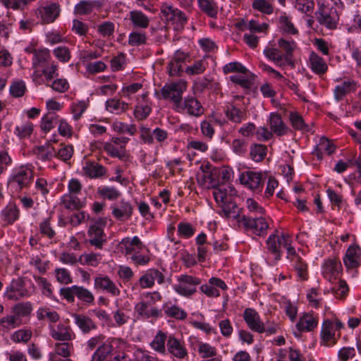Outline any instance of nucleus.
<instances>
[{
  "instance_id": "obj_21",
  "label": "nucleus",
  "mask_w": 361,
  "mask_h": 361,
  "mask_svg": "<svg viewBox=\"0 0 361 361\" xmlns=\"http://www.w3.org/2000/svg\"><path fill=\"white\" fill-rule=\"evenodd\" d=\"M357 87V82L354 80L348 79L341 81L334 90V99L337 102H340L343 100L346 95L355 92Z\"/></svg>"
},
{
  "instance_id": "obj_22",
  "label": "nucleus",
  "mask_w": 361,
  "mask_h": 361,
  "mask_svg": "<svg viewBox=\"0 0 361 361\" xmlns=\"http://www.w3.org/2000/svg\"><path fill=\"white\" fill-rule=\"evenodd\" d=\"M243 317L250 330L257 333L263 331V322L261 321L259 314L255 309L246 308L243 312Z\"/></svg>"
},
{
  "instance_id": "obj_15",
  "label": "nucleus",
  "mask_w": 361,
  "mask_h": 361,
  "mask_svg": "<svg viewBox=\"0 0 361 361\" xmlns=\"http://www.w3.org/2000/svg\"><path fill=\"white\" fill-rule=\"evenodd\" d=\"M322 274L329 282H333L338 278L342 269V265L336 257L326 259L322 265Z\"/></svg>"
},
{
  "instance_id": "obj_24",
  "label": "nucleus",
  "mask_w": 361,
  "mask_h": 361,
  "mask_svg": "<svg viewBox=\"0 0 361 361\" xmlns=\"http://www.w3.org/2000/svg\"><path fill=\"white\" fill-rule=\"evenodd\" d=\"M112 209V215L117 220L123 221L129 219L133 212V208L131 204L123 200L119 202L118 204H114L111 207Z\"/></svg>"
},
{
  "instance_id": "obj_48",
  "label": "nucleus",
  "mask_w": 361,
  "mask_h": 361,
  "mask_svg": "<svg viewBox=\"0 0 361 361\" xmlns=\"http://www.w3.org/2000/svg\"><path fill=\"white\" fill-rule=\"evenodd\" d=\"M198 353L202 358H209L217 355V350L214 346L207 343L197 342Z\"/></svg>"
},
{
  "instance_id": "obj_46",
  "label": "nucleus",
  "mask_w": 361,
  "mask_h": 361,
  "mask_svg": "<svg viewBox=\"0 0 361 361\" xmlns=\"http://www.w3.org/2000/svg\"><path fill=\"white\" fill-rule=\"evenodd\" d=\"M32 332L30 329H21L11 335V340L16 343H27L32 338Z\"/></svg>"
},
{
  "instance_id": "obj_3",
  "label": "nucleus",
  "mask_w": 361,
  "mask_h": 361,
  "mask_svg": "<svg viewBox=\"0 0 361 361\" xmlns=\"http://www.w3.org/2000/svg\"><path fill=\"white\" fill-rule=\"evenodd\" d=\"M267 249L269 252L274 255L275 261L281 259V247H283L288 251L290 245V237L288 234L282 233L281 235L271 234L267 240Z\"/></svg>"
},
{
  "instance_id": "obj_25",
  "label": "nucleus",
  "mask_w": 361,
  "mask_h": 361,
  "mask_svg": "<svg viewBox=\"0 0 361 361\" xmlns=\"http://www.w3.org/2000/svg\"><path fill=\"white\" fill-rule=\"evenodd\" d=\"M19 208L14 203H9L1 212L0 217L4 226L13 224L20 218Z\"/></svg>"
},
{
  "instance_id": "obj_30",
  "label": "nucleus",
  "mask_w": 361,
  "mask_h": 361,
  "mask_svg": "<svg viewBox=\"0 0 361 361\" xmlns=\"http://www.w3.org/2000/svg\"><path fill=\"white\" fill-rule=\"evenodd\" d=\"M263 53L269 60L273 61L278 66L282 67L290 65L289 63L286 62L282 51L276 47H267Z\"/></svg>"
},
{
  "instance_id": "obj_19",
  "label": "nucleus",
  "mask_w": 361,
  "mask_h": 361,
  "mask_svg": "<svg viewBox=\"0 0 361 361\" xmlns=\"http://www.w3.org/2000/svg\"><path fill=\"white\" fill-rule=\"evenodd\" d=\"M189 57L188 54L177 50L168 64V71L171 76L179 75L183 72V65Z\"/></svg>"
},
{
  "instance_id": "obj_62",
  "label": "nucleus",
  "mask_w": 361,
  "mask_h": 361,
  "mask_svg": "<svg viewBox=\"0 0 361 361\" xmlns=\"http://www.w3.org/2000/svg\"><path fill=\"white\" fill-rule=\"evenodd\" d=\"M222 207V212L224 215L228 218L237 219L240 217V209L238 208L237 205L231 202V200L228 203L221 205Z\"/></svg>"
},
{
  "instance_id": "obj_23",
  "label": "nucleus",
  "mask_w": 361,
  "mask_h": 361,
  "mask_svg": "<svg viewBox=\"0 0 361 361\" xmlns=\"http://www.w3.org/2000/svg\"><path fill=\"white\" fill-rule=\"evenodd\" d=\"M94 287L95 289L100 290L111 294L112 296H118L120 290L116 283L108 276H97L94 279Z\"/></svg>"
},
{
  "instance_id": "obj_37",
  "label": "nucleus",
  "mask_w": 361,
  "mask_h": 361,
  "mask_svg": "<svg viewBox=\"0 0 361 361\" xmlns=\"http://www.w3.org/2000/svg\"><path fill=\"white\" fill-rule=\"evenodd\" d=\"M166 338L167 335L166 333L159 331L150 343L152 348L157 353L166 354V341L167 342Z\"/></svg>"
},
{
  "instance_id": "obj_20",
  "label": "nucleus",
  "mask_w": 361,
  "mask_h": 361,
  "mask_svg": "<svg viewBox=\"0 0 361 361\" xmlns=\"http://www.w3.org/2000/svg\"><path fill=\"white\" fill-rule=\"evenodd\" d=\"M148 94L149 93L146 92L137 98V104L134 109V116L139 121L146 119L152 111L151 102L148 99Z\"/></svg>"
},
{
  "instance_id": "obj_51",
  "label": "nucleus",
  "mask_w": 361,
  "mask_h": 361,
  "mask_svg": "<svg viewBox=\"0 0 361 361\" xmlns=\"http://www.w3.org/2000/svg\"><path fill=\"white\" fill-rule=\"evenodd\" d=\"M213 196L216 202L221 206L228 203L231 200V195H228L227 188L225 187L214 188Z\"/></svg>"
},
{
  "instance_id": "obj_45",
  "label": "nucleus",
  "mask_w": 361,
  "mask_h": 361,
  "mask_svg": "<svg viewBox=\"0 0 361 361\" xmlns=\"http://www.w3.org/2000/svg\"><path fill=\"white\" fill-rule=\"evenodd\" d=\"M49 58L50 54L48 49L35 50L32 62V67L37 68L47 62Z\"/></svg>"
},
{
  "instance_id": "obj_35",
  "label": "nucleus",
  "mask_w": 361,
  "mask_h": 361,
  "mask_svg": "<svg viewBox=\"0 0 361 361\" xmlns=\"http://www.w3.org/2000/svg\"><path fill=\"white\" fill-rule=\"evenodd\" d=\"M310 68L317 74H324L328 69L324 60L314 51L311 52L309 57Z\"/></svg>"
},
{
  "instance_id": "obj_32",
  "label": "nucleus",
  "mask_w": 361,
  "mask_h": 361,
  "mask_svg": "<svg viewBox=\"0 0 361 361\" xmlns=\"http://www.w3.org/2000/svg\"><path fill=\"white\" fill-rule=\"evenodd\" d=\"M269 126L271 131L279 136H282L287 133L288 128L283 122L281 116L278 114L272 113L270 114Z\"/></svg>"
},
{
  "instance_id": "obj_39",
  "label": "nucleus",
  "mask_w": 361,
  "mask_h": 361,
  "mask_svg": "<svg viewBox=\"0 0 361 361\" xmlns=\"http://www.w3.org/2000/svg\"><path fill=\"white\" fill-rule=\"evenodd\" d=\"M198 5L200 10L209 17H217L218 6L214 0H198Z\"/></svg>"
},
{
  "instance_id": "obj_63",
  "label": "nucleus",
  "mask_w": 361,
  "mask_h": 361,
  "mask_svg": "<svg viewBox=\"0 0 361 361\" xmlns=\"http://www.w3.org/2000/svg\"><path fill=\"white\" fill-rule=\"evenodd\" d=\"M58 65L55 62L47 63V66L42 70V73L45 77L47 82H51L54 78L59 76Z\"/></svg>"
},
{
  "instance_id": "obj_29",
  "label": "nucleus",
  "mask_w": 361,
  "mask_h": 361,
  "mask_svg": "<svg viewBox=\"0 0 361 361\" xmlns=\"http://www.w3.org/2000/svg\"><path fill=\"white\" fill-rule=\"evenodd\" d=\"M82 170L85 175L90 178H99L106 173V169L95 161H86Z\"/></svg>"
},
{
  "instance_id": "obj_55",
  "label": "nucleus",
  "mask_w": 361,
  "mask_h": 361,
  "mask_svg": "<svg viewBox=\"0 0 361 361\" xmlns=\"http://www.w3.org/2000/svg\"><path fill=\"white\" fill-rule=\"evenodd\" d=\"M75 296L78 300L87 304H92L94 302V296L88 289L83 286H77Z\"/></svg>"
},
{
  "instance_id": "obj_33",
  "label": "nucleus",
  "mask_w": 361,
  "mask_h": 361,
  "mask_svg": "<svg viewBox=\"0 0 361 361\" xmlns=\"http://www.w3.org/2000/svg\"><path fill=\"white\" fill-rule=\"evenodd\" d=\"M278 45L279 48L284 51L283 54L285 56L286 62L292 64L293 54L297 47L296 42L293 40H288L284 38H281L278 40Z\"/></svg>"
},
{
  "instance_id": "obj_12",
  "label": "nucleus",
  "mask_w": 361,
  "mask_h": 361,
  "mask_svg": "<svg viewBox=\"0 0 361 361\" xmlns=\"http://www.w3.org/2000/svg\"><path fill=\"white\" fill-rule=\"evenodd\" d=\"M240 183L252 190L259 191L263 187L264 178L262 172L247 171L240 174Z\"/></svg>"
},
{
  "instance_id": "obj_57",
  "label": "nucleus",
  "mask_w": 361,
  "mask_h": 361,
  "mask_svg": "<svg viewBox=\"0 0 361 361\" xmlns=\"http://www.w3.org/2000/svg\"><path fill=\"white\" fill-rule=\"evenodd\" d=\"M238 27L241 30H249L252 32H264L268 28V25L266 23L259 24L255 20H251L247 24L242 25L241 24L238 25Z\"/></svg>"
},
{
  "instance_id": "obj_58",
  "label": "nucleus",
  "mask_w": 361,
  "mask_h": 361,
  "mask_svg": "<svg viewBox=\"0 0 361 361\" xmlns=\"http://www.w3.org/2000/svg\"><path fill=\"white\" fill-rule=\"evenodd\" d=\"M177 231L181 238L188 239L195 234V228L190 223L180 222L178 224Z\"/></svg>"
},
{
  "instance_id": "obj_4",
  "label": "nucleus",
  "mask_w": 361,
  "mask_h": 361,
  "mask_svg": "<svg viewBox=\"0 0 361 361\" xmlns=\"http://www.w3.org/2000/svg\"><path fill=\"white\" fill-rule=\"evenodd\" d=\"M105 226V221L99 219L94 221L88 229L89 243L97 249H102L106 243V235L104 232Z\"/></svg>"
},
{
  "instance_id": "obj_36",
  "label": "nucleus",
  "mask_w": 361,
  "mask_h": 361,
  "mask_svg": "<svg viewBox=\"0 0 361 361\" xmlns=\"http://www.w3.org/2000/svg\"><path fill=\"white\" fill-rule=\"evenodd\" d=\"M128 108V104L118 99H109L106 102V109L111 114H120Z\"/></svg>"
},
{
  "instance_id": "obj_54",
  "label": "nucleus",
  "mask_w": 361,
  "mask_h": 361,
  "mask_svg": "<svg viewBox=\"0 0 361 361\" xmlns=\"http://www.w3.org/2000/svg\"><path fill=\"white\" fill-rule=\"evenodd\" d=\"M38 156L42 161L51 160L53 157H56V152L54 147L47 144L37 147Z\"/></svg>"
},
{
  "instance_id": "obj_38",
  "label": "nucleus",
  "mask_w": 361,
  "mask_h": 361,
  "mask_svg": "<svg viewBox=\"0 0 361 361\" xmlns=\"http://www.w3.org/2000/svg\"><path fill=\"white\" fill-rule=\"evenodd\" d=\"M225 114L231 121L235 123H240L245 119V113L233 104L226 106Z\"/></svg>"
},
{
  "instance_id": "obj_52",
  "label": "nucleus",
  "mask_w": 361,
  "mask_h": 361,
  "mask_svg": "<svg viewBox=\"0 0 361 361\" xmlns=\"http://www.w3.org/2000/svg\"><path fill=\"white\" fill-rule=\"evenodd\" d=\"M295 8L307 16H310L314 8V3L313 0H295Z\"/></svg>"
},
{
  "instance_id": "obj_40",
  "label": "nucleus",
  "mask_w": 361,
  "mask_h": 361,
  "mask_svg": "<svg viewBox=\"0 0 361 361\" xmlns=\"http://www.w3.org/2000/svg\"><path fill=\"white\" fill-rule=\"evenodd\" d=\"M224 121H222L221 120H218L215 118L203 121L200 124L201 132L204 136L212 139L214 134V124L215 123H218L221 126L224 123Z\"/></svg>"
},
{
  "instance_id": "obj_60",
  "label": "nucleus",
  "mask_w": 361,
  "mask_h": 361,
  "mask_svg": "<svg viewBox=\"0 0 361 361\" xmlns=\"http://www.w3.org/2000/svg\"><path fill=\"white\" fill-rule=\"evenodd\" d=\"M252 7L261 13L270 15L274 12L273 6L266 0H255L252 4Z\"/></svg>"
},
{
  "instance_id": "obj_27",
  "label": "nucleus",
  "mask_w": 361,
  "mask_h": 361,
  "mask_svg": "<svg viewBox=\"0 0 361 361\" xmlns=\"http://www.w3.org/2000/svg\"><path fill=\"white\" fill-rule=\"evenodd\" d=\"M318 319L310 312L303 313L296 324V328L300 332H310L317 328Z\"/></svg>"
},
{
  "instance_id": "obj_41",
  "label": "nucleus",
  "mask_w": 361,
  "mask_h": 361,
  "mask_svg": "<svg viewBox=\"0 0 361 361\" xmlns=\"http://www.w3.org/2000/svg\"><path fill=\"white\" fill-rule=\"evenodd\" d=\"M58 117V115L53 111L47 113L42 118V130L45 133L49 132L57 123Z\"/></svg>"
},
{
  "instance_id": "obj_2",
  "label": "nucleus",
  "mask_w": 361,
  "mask_h": 361,
  "mask_svg": "<svg viewBox=\"0 0 361 361\" xmlns=\"http://www.w3.org/2000/svg\"><path fill=\"white\" fill-rule=\"evenodd\" d=\"M185 82H176L165 84L161 89V98L169 100L173 104V109L178 107L180 109V103L183 99V94L186 90Z\"/></svg>"
},
{
  "instance_id": "obj_13",
  "label": "nucleus",
  "mask_w": 361,
  "mask_h": 361,
  "mask_svg": "<svg viewBox=\"0 0 361 361\" xmlns=\"http://www.w3.org/2000/svg\"><path fill=\"white\" fill-rule=\"evenodd\" d=\"M4 295L8 300H18L28 297L30 293L25 287L23 279L18 278L11 281L10 285L6 288Z\"/></svg>"
},
{
  "instance_id": "obj_44",
  "label": "nucleus",
  "mask_w": 361,
  "mask_h": 361,
  "mask_svg": "<svg viewBox=\"0 0 361 361\" xmlns=\"http://www.w3.org/2000/svg\"><path fill=\"white\" fill-rule=\"evenodd\" d=\"M61 203L66 209L71 210L79 209L82 206L80 200L75 195L69 193L62 196Z\"/></svg>"
},
{
  "instance_id": "obj_28",
  "label": "nucleus",
  "mask_w": 361,
  "mask_h": 361,
  "mask_svg": "<svg viewBox=\"0 0 361 361\" xmlns=\"http://www.w3.org/2000/svg\"><path fill=\"white\" fill-rule=\"evenodd\" d=\"M104 5L103 0H83L75 6V12L79 15H87L94 10H99Z\"/></svg>"
},
{
  "instance_id": "obj_49",
  "label": "nucleus",
  "mask_w": 361,
  "mask_h": 361,
  "mask_svg": "<svg viewBox=\"0 0 361 361\" xmlns=\"http://www.w3.org/2000/svg\"><path fill=\"white\" fill-rule=\"evenodd\" d=\"M147 35L144 32H132L128 36V43L133 47L144 45L147 42Z\"/></svg>"
},
{
  "instance_id": "obj_31",
  "label": "nucleus",
  "mask_w": 361,
  "mask_h": 361,
  "mask_svg": "<svg viewBox=\"0 0 361 361\" xmlns=\"http://www.w3.org/2000/svg\"><path fill=\"white\" fill-rule=\"evenodd\" d=\"M73 317L75 324L84 334H88L97 329L94 322L89 317L84 314H74Z\"/></svg>"
},
{
  "instance_id": "obj_18",
  "label": "nucleus",
  "mask_w": 361,
  "mask_h": 361,
  "mask_svg": "<svg viewBox=\"0 0 361 361\" xmlns=\"http://www.w3.org/2000/svg\"><path fill=\"white\" fill-rule=\"evenodd\" d=\"M50 336L56 341H69L75 338V334L69 325L59 323L57 325H50Z\"/></svg>"
},
{
  "instance_id": "obj_56",
  "label": "nucleus",
  "mask_w": 361,
  "mask_h": 361,
  "mask_svg": "<svg viewBox=\"0 0 361 361\" xmlns=\"http://www.w3.org/2000/svg\"><path fill=\"white\" fill-rule=\"evenodd\" d=\"M112 127L115 132L119 133H126L130 135H134L137 131L136 126L135 124L128 125L120 121L114 122Z\"/></svg>"
},
{
  "instance_id": "obj_43",
  "label": "nucleus",
  "mask_w": 361,
  "mask_h": 361,
  "mask_svg": "<svg viewBox=\"0 0 361 361\" xmlns=\"http://www.w3.org/2000/svg\"><path fill=\"white\" fill-rule=\"evenodd\" d=\"M97 194L104 199L115 200L121 196V192L114 187L101 186L97 189Z\"/></svg>"
},
{
  "instance_id": "obj_64",
  "label": "nucleus",
  "mask_w": 361,
  "mask_h": 361,
  "mask_svg": "<svg viewBox=\"0 0 361 361\" xmlns=\"http://www.w3.org/2000/svg\"><path fill=\"white\" fill-rule=\"evenodd\" d=\"M55 57L62 63H66L70 61L71 54L70 49L65 46H59L53 50Z\"/></svg>"
},
{
  "instance_id": "obj_61",
  "label": "nucleus",
  "mask_w": 361,
  "mask_h": 361,
  "mask_svg": "<svg viewBox=\"0 0 361 361\" xmlns=\"http://www.w3.org/2000/svg\"><path fill=\"white\" fill-rule=\"evenodd\" d=\"M73 349V344L67 341L56 343L54 345V350L56 352V354L66 359L71 355V352Z\"/></svg>"
},
{
  "instance_id": "obj_50",
  "label": "nucleus",
  "mask_w": 361,
  "mask_h": 361,
  "mask_svg": "<svg viewBox=\"0 0 361 361\" xmlns=\"http://www.w3.org/2000/svg\"><path fill=\"white\" fill-rule=\"evenodd\" d=\"M280 28L283 33L288 35H297L298 30L295 27L293 23L286 16H281L279 18Z\"/></svg>"
},
{
  "instance_id": "obj_11",
  "label": "nucleus",
  "mask_w": 361,
  "mask_h": 361,
  "mask_svg": "<svg viewBox=\"0 0 361 361\" xmlns=\"http://www.w3.org/2000/svg\"><path fill=\"white\" fill-rule=\"evenodd\" d=\"M334 324L332 321L326 319L323 322L321 329L320 344L326 347H333L337 343L341 337V333H336Z\"/></svg>"
},
{
  "instance_id": "obj_26",
  "label": "nucleus",
  "mask_w": 361,
  "mask_h": 361,
  "mask_svg": "<svg viewBox=\"0 0 361 361\" xmlns=\"http://www.w3.org/2000/svg\"><path fill=\"white\" fill-rule=\"evenodd\" d=\"M343 262L348 269L357 268L361 263V249L357 245L350 246L343 258Z\"/></svg>"
},
{
  "instance_id": "obj_10",
  "label": "nucleus",
  "mask_w": 361,
  "mask_h": 361,
  "mask_svg": "<svg viewBox=\"0 0 361 361\" xmlns=\"http://www.w3.org/2000/svg\"><path fill=\"white\" fill-rule=\"evenodd\" d=\"M287 259L291 263V266L296 271L298 276L302 281L308 279V266L301 256L296 252L293 247H288Z\"/></svg>"
},
{
  "instance_id": "obj_1",
  "label": "nucleus",
  "mask_w": 361,
  "mask_h": 361,
  "mask_svg": "<svg viewBox=\"0 0 361 361\" xmlns=\"http://www.w3.org/2000/svg\"><path fill=\"white\" fill-rule=\"evenodd\" d=\"M161 300V295L158 291L148 292L142 295V300L138 302L135 310L143 319H157L161 315V310L155 304Z\"/></svg>"
},
{
  "instance_id": "obj_47",
  "label": "nucleus",
  "mask_w": 361,
  "mask_h": 361,
  "mask_svg": "<svg viewBox=\"0 0 361 361\" xmlns=\"http://www.w3.org/2000/svg\"><path fill=\"white\" fill-rule=\"evenodd\" d=\"M102 257L99 253L83 254L80 256L79 262L82 264H86L92 267H97L102 261Z\"/></svg>"
},
{
  "instance_id": "obj_14",
  "label": "nucleus",
  "mask_w": 361,
  "mask_h": 361,
  "mask_svg": "<svg viewBox=\"0 0 361 361\" xmlns=\"http://www.w3.org/2000/svg\"><path fill=\"white\" fill-rule=\"evenodd\" d=\"M175 111L197 117L203 114L204 108L197 98L188 97L180 103V109L177 107Z\"/></svg>"
},
{
  "instance_id": "obj_42",
  "label": "nucleus",
  "mask_w": 361,
  "mask_h": 361,
  "mask_svg": "<svg viewBox=\"0 0 361 361\" xmlns=\"http://www.w3.org/2000/svg\"><path fill=\"white\" fill-rule=\"evenodd\" d=\"M267 148L262 144H254L250 147V156L255 161H261L267 155Z\"/></svg>"
},
{
  "instance_id": "obj_34",
  "label": "nucleus",
  "mask_w": 361,
  "mask_h": 361,
  "mask_svg": "<svg viewBox=\"0 0 361 361\" xmlns=\"http://www.w3.org/2000/svg\"><path fill=\"white\" fill-rule=\"evenodd\" d=\"M129 20L135 27L147 28L149 24V18L141 11H131L129 13Z\"/></svg>"
},
{
  "instance_id": "obj_7",
  "label": "nucleus",
  "mask_w": 361,
  "mask_h": 361,
  "mask_svg": "<svg viewBox=\"0 0 361 361\" xmlns=\"http://www.w3.org/2000/svg\"><path fill=\"white\" fill-rule=\"evenodd\" d=\"M61 13V6L58 2H47L40 6L36 11V15L43 23H54Z\"/></svg>"
},
{
  "instance_id": "obj_6",
  "label": "nucleus",
  "mask_w": 361,
  "mask_h": 361,
  "mask_svg": "<svg viewBox=\"0 0 361 361\" xmlns=\"http://www.w3.org/2000/svg\"><path fill=\"white\" fill-rule=\"evenodd\" d=\"M178 282L174 287L176 292L180 295L190 297L197 291V286L201 283V280L189 275H180Z\"/></svg>"
},
{
  "instance_id": "obj_59",
  "label": "nucleus",
  "mask_w": 361,
  "mask_h": 361,
  "mask_svg": "<svg viewBox=\"0 0 361 361\" xmlns=\"http://www.w3.org/2000/svg\"><path fill=\"white\" fill-rule=\"evenodd\" d=\"M54 274L56 281L61 284L68 285L73 282L70 272L65 268H56Z\"/></svg>"
},
{
  "instance_id": "obj_16",
  "label": "nucleus",
  "mask_w": 361,
  "mask_h": 361,
  "mask_svg": "<svg viewBox=\"0 0 361 361\" xmlns=\"http://www.w3.org/2000/svg\"><path fill=\"white\" fill-rule=\"evenodd\" d=\"M166 351L178 360L188 357V353L183 342L173 336H169L166 342Z\"/></svg>"
},
{
  "instance_id": "obj_5",
  "label": "nucleus",
  "mask_w": 361,
  "mask_h": 361,
  "mask_svg": "<svg viewBox=\"0 0 361 361\" xmlns=\"http://www.w3.org/2000/svg\"><path fill=\"white\" fill-rule=\"evenodd\" d=\"M316 16L320 25L329 30L336 28L339 20V15L336 8L322 6L316 12Z\"/></svg>"
},
{
  "instance_id": "obj_53",
  "label": "nucleus",
  "mask_w": 361,
  "mask_h": 361,
  "mask_svg": "<svg viewBox=\"0 0 361 361\" xmlns=\"http://www.w3.org/2000/svg\"><path fill=\"white\" fill-rule=\"evenodd\" d=\"M89 106V99H87L85 100H80L75 103H73L71 106V110L73 118L77 121L78 120L82 115V114L86 111L87 108Z\"/></svg>"
},
{
  "instance_id": "obj_9",
  "label": "nucleus",
  "mask_w": 361,
  "mask_h": 361,
  "mask_svg": "<svg viewBox=\"0 0 361 361\" xmlns=\"http://www.w3.org/2000/svg\"><path fill=\"white\" fill-rule=\"evenodd\" d=\"M238 221L242 223L247 230H250L258 235H264L269 228L268 223L262 216H243Z\"/></svg>"
},
{
  "instance_id": "obj_17",
  "label": "nucleus",
  "mask_w": 361,
  "mask_h": 361,
  "mask_svg": "<svg viewBox=\"0 0 361 361\" xmlns=\"http://www.w3.org/2000/svg\"><path fill=\"white\" fill-rule=\"evenodd\" d=\"M33 179V171L27 166H21L16 169L12 176V181L20 188L27 187Z\"/></svg>"
},
{
  "instance_id": "obj_8",
  "label": "nucleus",
  "mask_w": 361,
  "mask_h": 361,
  "mask_svg": "<svg viewBox=\"0 0 361 361\" xmlns=\"http://www.w3.org/2000/svg\"><path fill=\"white\" fill-rule=\"evenodd\" d=\"M161 13L166 20L175 24L176 28L182 27L187 22L184 13L166 2L161 5Z\"/></svg>"
}]
</instances>
